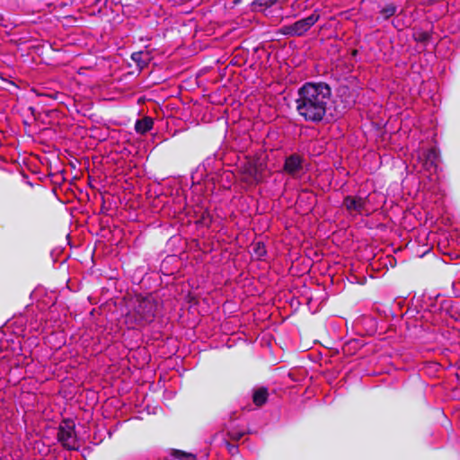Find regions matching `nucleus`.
<instances>
[{
	"instance_id": "obj_1",
	"label": "nucleus",
	"mask_w": 460,
	"mask_h": 460,
	"mask_svg": "<svg viewBox=\"0 0 460 460\" xmlns=\"http://www.w3.org/2000/svg\"><path fill=\"white\" fill-rule=\"evenodd\" d=\"M332 98V88L325 82H306L298 88L295 100L297 114L310 123L323 120Z\"/></svg>"
},
{
	"instance_id": "obj_2",
	"label": "nucleus",
	"mask_w": 460,
	"mask_h": 460,
	"mask_svg": "<svg viewBox=\"0 0 460 460\" xmlns=\"http://www.w3.org/2000/svg\"><path fill=\"white\" fill-rule=\"evenodd\" d=\"M321 15L318 10H314L308 16L299 19L293 23L281 26L277 34L291 37H303L319 21Z\"/></svg>"
},
{
	"instance_id": "obj_3",
	"label": "nucleus",
	"mask_w": 460,
	"mask_h": 460,
	"mask_svg": "<svg viewBox=\"0 0 460 460\" xmlns=\"http://www.w3.org/2000/svg\"><path fill=\"white\" fill-rule=\"evenodd\" d=\"M57 439L66 450L79 449L75 424L73 420L65 419L60 422L58 428Z\"/></svg>"
},
{
	"instance_id": "obj_4",
	"label": "nucleus",
	"mask_w": 460,
	"mask_h": 460,
	"mask_svg": "<svg viewBox=\"0 0 460 460\" xmlns=\"http://www.w3.org/2000/svg\"><path fill=\"white\" fill-rule=\"evenodd\" d=\"M156 303L151 297H142L137 300L135 313L138 322L148 323L153 322L156 312Z\"/></svg>"
},
{
	"instance_id": "obj_5",
	"label": "nucleus",
	"mask_w": 460,
	"mask_h": 460,
	"mask_svg": "<svg viewBox=\"0 0 460 460\" xmlns=\"http://www.w3.org/2000/svg\"><path fill=\"white\" fill-rule=\"evenodd\" d=\"M342 205L348 211H357L360 213L365 208L366 201L359 196L348 195L343 199Z\"/></svg>"
},
{
	"instance_id": "obj_6",
	"label": "nucleus",
	"mask_w": 460,
	"mask_h": 460,
	"mask_svg": "<svg viewBox=\"0 0 460 460\" xmlns=\"http://www.w3.org/2000/svg\"><path fill=\"white\" fill-rule=\"evenodd\" d=\"M302 168V158L298 155H291L286 158L284 164L285 172L294 174Z\"/></svg>"
},
{
	"instance_id": "obj_7",
	"label": "nucleus",
	"mask_w": 460,
	"mask_h": 460,
	"mask_svg": "<svg viewBox=\"0 0 460 460\" xmlns=\"http://www.w3.org/2000/svg\"><path fill=\"white\" fill-rule=\"evenodd\" d=\"M154 119L151 117L146 116L143 119H137L135 123V130L140 135H145L153 128Z\"/></svg>"
},
{
	"instance_id": "obj_8",
	"label": "nucleus",
	"mask_w": 460,
	"mask_h": 460,
	"mask_svg": "<svg viewBox=\"0 0 460 460\" xmlns=\"http://www.w3.org/2000/svg\"><path fill=\"white\" fill-rule=\"evenodd\" d=\"M268 397V388L265 386H261L254 390L252 394V402L256 406L261 407L267 402Z\"/></svg>"
},
{
	"instance_id": "obj_9",
	"label": "nucleus",
	"mask_w": 460,
	"mask_h": 460,
	"mask_svg": "<svg viewBox=\"0 0 460 460\" xmlns=\"http://www.w3.org/2000/svg\"><path fill=\"white\" fill-rule=\"evenodd\" d=\"M397 6L394 3H388L379 11L381 18L385 21L395 14Z\"/></svg>"
},
{
	"instance_id": "obj_10",
	"label": "nucleus",
	"mask_w": 460,
	"mask_h": 460,
	"mask_svg": "<svg viewBox=\"0 0 460 460\" xmlns=\"http://www.w3.org/2000/svg\"><path fill=\"white\" fill-rule=\"evenodd\" d=\"M412 37L416 42L427 45L431 40V32L418 30L413 32Z\"/></svg>"
},
{
	"instance_id": "obj_11",
	"label": "nucleus",
	"mask_w": 460,
	"mask_h": 460,
	"mask_svg": "<svg viewBox=\"0 0 460 460\" xmlns=\"http://www.w3.org/2000/svg\"><path fill=\"white\" fill-rule=\"evenodd\" d=\"M147 57V53L143 51H137L131 54V59L141 68L147 65L146 59L143 58V57Z\"/></svg>"
},
{
	"instance_id": "obj_12",
	"label": "nucleus",
	"mask_w": 460,
	"mask_h": 460,
	"mask_svg": "<svg viewBox=\"0 0 460 460\" xmlns=\"http://www.w3.org/2000/svg\"><path fill=\"white\" fill-rule=\"evenodd\" d=\"M177 460H196V456L190 453L174 449L172 454Z\"/></svg>"
},
{
	"instance_id": "obj_13",
	"label": "nucleus",
	"mask_w": 460,
	"mask_h": 460,
	"mask_svg": "<svg viewBox=\"0 0 460 460\" xmlns=\"http://www.w3.org/2000/svg\"><path fill=\"white\" fill-rule=\"evenodd\" d=\"M275 2V0H254L252 5L254 10H257L258 7H270Z\"/></svg>"
},
{
	"instance_id": "obj_14",
	"label": "nucleus",
	"mask_w": 460,
	"mask_h": 460,
	"mask_svg": "<svg viewBox=\"0 0 460 460\" xmlns=\"http://www.w3.org/2000/svg\"><path fill=\"white\" fill-rule=\"evenodd\" d=\"M245 435V431H237L234 429H229L226 436L233 441H239Z\"/></svg>"
},
{
	"instance_id": "obj_15",
	"label": "nucleus",
	"mask_w": 460,
	"mask_h": 460,
	"mask_svg": "<svg viewBox=\"0 0 460 460\" xmlns=\"http://www.w3.org/2000/svg\"><path fill=\"white\" fill-rule=\"evenodd\" d=\"M199 222L207 226L212 223V217L208 209L202 211Z\"/></svg>"
},
{
	"instance_id": "obj_16",
	"label": "nucleus",
	"mask_w": 460,
	"mask_h": 460,
	"mask_svg": "<svg viewBox=\"0 0 460 460\" xmlns=\"http://www.w3.org/2000/svg\"><path fill=\"white\" fill-rule=\"evenodd\" d=\"M253 252L259 256L262 257L266 254V248L263 243L258 242L253 246Z\"/></svg>"
},
{
	"instance_id": "obj_17",
	"label": "nucleus",
	"mask_w": 460,
	"mask_h": 460,
	"mask_svg": "<svg viewBox=\"0 0 460 460\" xmlns=\"http://www.w3.org/2000/svg\"><path fill=\"white\" fill-rule=\"evenodd\" d=\"M223 443L232 456H235L239 453V448L237 445L232 444L226 439H224Z\"/></svg>"
},
{
	"instance_id": "obj_18",
	"label": "nucleus",
	"mask_w": 460,
	"mask_h": 460,
	"mask_svg": "<svg viewBox=\"0 0 460 460\" xmlns=\"http://www.w3.org/2000/svg\"><path fill=\"white\" fill-rule=\"evenodd\" d=\"M259 171L260 169L257 165H250L247 169L248 174L257 181L260 180Z\"/></svg>"
},
{
	"instance_id": "obj_19",
	"label": "nucleus",
	"mask_w": 460,
	"mask_h": 460,
	"mask_svg": "<svg viewBox=\"0 0 460 460\" xmlns=\"http://www.w3.org/2000/svg\"><path fill=\"white\" fill-rule=\"evenodd\" d=\"M29 110L31 111V112L33 114L34 111H35V108L34 107H30Z\"/></svg>"
},
{
	"instance_id": "obj_20",
	"label": "nucleus",
	"mask_w": 460,
	"mask_h": 460,
	"mask_svg": "<svg viewBox=\"0 0 460 460\" xmlns=\"http://www.w3.org/2000/svg\"><path fill=\"white\" fill-rule=\"evenodd\" d=\"M101 1H102V0H95V4H98V3H100ZM107 2H108V0H104V4H107Z\"/></svg>"
},
{
	"instance_id": "obj_21",
	"label": "nucleus",
	"mask_w": 460,
	"mask_h": 460,
	"mask_svg": "<svg viewBox=\"0 0 460 460\" xmlns=\"http://www.w3.org/2000/svg\"><path fill=\"white\" fill-rule=\"evenodd\" d=\"M431 155L435 156V155H435V152H433V151H432V152H430V153H429V159L430 158V156H431Z\"/></svg>"
},
{
	"instance_id": "obj_22",
	"label": "nucleus",
	"mask_w": 460,
	"mask_h": 460,
	"mask_svg": "<svg viewBox=\"0 0 460 460\" xmlns=\"http://www.w3.org/2000/svg\"><path fill=\"white\" fill-rule=\"evenodd\" d=\"M250 433H252V430L245 431V434H250Z\"/></svg>"
},
{
	"instance_id": "obj_23",
	"label": "nucleus",
	"mask_w": 460,
	"mask_h": 460,
	"mask_svg": "<svg viewBox=\"0 0 460 460\" xmlns=\"http://www.w3.org/2000/svg\"><path fill=\"white\" fill-rule=\"evenodd\" d=\"M8 83H9L10 84L14 85V83H13V82H12V81H8Z\"/></svg>"
},
{
	"instance_id": "obj_24",
	"label": "nucleus",
	"mask_w": 460,
	"mask_h": 460,
	"mask_svg": "<svg viewBox=\"0 0 460 460\" xmlns=\"http://www.w3.org/2000/svg\"><path fill=\"white\" fill-rule=\"evenodd\" d=\"M357 52H358V51L355 49V50H353V53H352V54H353V55H356V54H357Z\"/></svg>"
}]
</instances>
